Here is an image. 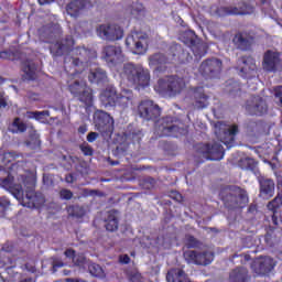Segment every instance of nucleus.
Segmentation results:
<instances>
[{"label": "nucleus", "instance_id": "obj_10", "mask_svg": "<svg viewBox=\"0 0 282 282\" xmlns=\"http://www.w3.org/2000/svg\"><path fill=\"white\" fill-rule=\"evenodd\" d=\"M196 150L199 156L206 161H220L225 158L224 145L219 142L214 143H198Z\"/></svg>", "mask_w": 282, "mask_h": 282}, {"label": "nucleus", "instance_id": "obj_2", "mask_svg": "<svg viewBox=\"0 0 282 282\" xmlns=\"http://www.w3.org/2000/svg\"><path fill=\"white\" fill-rule=\"evenodd\" d=\"M121 76L137 88H147L150 86V70L144 68L141 64H124Z\"/></svg>", "mask_w": 282, "mask_h": 282}, {"label": "nucleus", "instance_id": "obj_17", "mask_svg": "<svg viewBox=\"0 0 282 282\" xmlns=\"http://www.w3.org/2000/svg\"><path fill=\"white\" fill-rule=\"evenodd\" d=\"M96 34L104 41L116 42L122 39L123 30L116 24H101L96 28Z\"/></svg>", "mask_w": 282, "mask_h": 282}, {"label": "nucleus", "instance_id": "obj_31", "mask_svg": "<svg viewBox=\"0 0 282 282\" xmlns=\"http://www.w3.org/2000/svg\"><path fill=\"white\" fill-rule=\"evenodd\" d=\"M19 158V154L15 152H4L3 154H0V174L8 173L6 171V167L11 164L8 170H12L14 167V161Z\"/></svg>", "mask_w": 282, "mask_h": 282}, {"label": "nucleus", "instance_id": "obj_27", "mask_svg": "<svg viewBox=\"0 0 282 282\" xmlns=\"http://www.w3.org/2000/svg\"><path fill=\"white\" fill-rule=\"evenodd\" d=\"M220 17L246 15L248 14V4L242 2L239 7H220L217 9Z\"/></svg>", "mask_w": 282, "mask_h": 282}, {"label": "nucleus", "instance_id": "obj_46", "mask_svg": "<svg viewBox=\"0 0 282 282\" xmlns=\"http://www.w3.org/2000/svg\"><path fill=\"white\" fill-rule=\"evenodd\" d=\"M26 147L31 148L32 150H37L41 147L40 135L34 133L30 135V140L26 141Z\"/></svg>", "mask_w": 282, "mask_h": 282}, {"label": "nucleus", "instance_id": "obj_53", "mask_svg": "<svg viewBox=\"0 0 282 282\" xmlns=\"http://www.w3.org/2000/svg\"><path fill=\"white\" fill-rule=\"evenodd\" d=\"M30 118H34L35 120H40L41 116H45L46 111H28L26 112Z\"/></svg>", "mask_w": 282, "mask_h": 282}, {"label": "nucleus", "instance_id": "obj_18", "mask_svg": "<svg viewBox=\"0 0 282 282\" xmlns=\"http://www.w3.org/2000/svg\"><path fill=\"white\" fill-rule=\"evenodd\" d=\"M282 66V55L279 51H265L262 56V69L267 73H276Z\"/></svg>", "mask_w": 282, "mask_h": 282}, {"label": "nucleus", "instance_id": "obj_48", "mask_svg": "<svg viewBox=\"0 0 282 282\" xmlns=\"http://www.w3.org/2000/svg\"><path fill=\"white\" fill-rule=\"evenodd\" d=\"M0 58L4 61L14 62L18 58V55L13 51H1Z\"/></svg>", "mask_w": 282, "mask_h": 282}, {"label": "nucleus", "instance_id": "obj_21", "mask_svg": "<svg viewBox=\"0 0 282 282\" xmlns=\"http://www.w3.org/2000/svg\"><path fill=\"white\" fill-rule=\"evenodd\" d=\"M276 267L273 258L264 257L258 258L251 263V270L256 276H265Z\"/></svg>", "mask_w": 282, "mask_h": 282}, {"label": "nucleus", "instance_id": "obj_57", "mask_svg": "<svg viewBox=\"0 0 282 282\" xmlns=\"http://www.w3.org/2000/svg\"><path fill=\"white\" fill-rule=\"evenodd\" d=\"M72 262L75 263L76 267H80L84 264L85 260L84 257L76 256L75 258L72 259Z\"/></svg>", "mask_w": 282, "mask_h": 282}, {"label": "nucleus", "instance_id": "obj_7", "mask_svg": "<svg viewBox=\"0 0 282 282\" xmlns=\"http://www.w3.org/2000/svg\"><path fill=\"white\" fill-rule=\"evenodd\" d=\"M215 128L216 139L219 140L221 144H224L228 149L235 147L236 135L237 133H239V126H227L224 122H217L215 124Z\"/></svg>", "mask_w": 282, "mask_h": 282}, {"label": "nucleus", "instance_id": "obj_34", "mask_svg": "<svg viewBox=\"0 0 282 282\" xmlns=\"http://www.w3.org/2000/svg\"><path fill=\"white\" fill-rule=\"evenodd\" d=\"M84 9H85L84 0H72L66 6V13L72 18H78L80 17Z\"/></svg>", "mask_w": 282, "mask_h": 282}, {"label": "nucleus", "instance_id": "obj_45", "mask_svg": "<svg viewBox=\"0 0 282 282\" xmlns=\"http://www.w3.org/2000/svg\"><path fill=\"white\" fill-rule=\"evenodd\" d=\"M239 166L242 170L254 171L257 166V162L253 159L246 158L239 161Z\"/></svg>", "mask_w": 282, "mask_h": 282}, {"label": "nucleus", "instance_id": "obj_33", "mask_svg": "<svg viewBox=\"0 0 282 282\" xmlns=\"http://www.w3.org/2000/svg\"><path fill=\"white\" fill-rule=\"evenodd\" d=\"M134 94L132 90H122L118 94L116 101V107L128 108L133 105Z\"/></svg>", "mask_w": 282, "mask_h": 282}, {"label": "nucleus", "instance_id": "obj_37", "mask_svg": "<svg viewBox=\"0 0 282 282\" xmlns=\"http://www.w3.org/2000/svg\"><path fill=\"white\" fill-rule=\"evenodd\" d=\"M10 133H25L28 131V123H24L20 117H15L9 126Z\"/></svg>", "mask_w": 282, "mask_h": 282}, {"label": "nucleus", "instance_id": "obj_23", "mask_svg": "<svg viewBox=\"0 0 282 282\" xmlns=\"http://www.w3.org/2000/svg\"><path fill=\"white\" fill-rule=\"evenodd\" d=\"M258 182L260 186V198L270 199L274 196V181L267 178L265 176H258Z\"/></svg>", "mask_w": 282, "mask_h": 282}, {"label": "nucleus", "instance_id": "obj_47", "mask_svg": "<svg viewBox=\"0 0 282 282\" xmlns=\"http://www.w3.org/2000/svg\"><path fill=\"white\" fill-rule=\"evenodd\" d=\"M88 272H90L91 276L96 278H100L104 275L102 267L96 263L88 264Z\"/></svg>", "mask_w": 282, "mask_h": 282}, {"label": "nucleus", "instance_id": "obj_40", "mask_svg": "<svg viewBox=\"0 0 282 282\" xmlns=\"http://www.w3.org/2000/svg\"><path fill=\"white\" fill-rule=\"evenodd\" d=\"M185 247L187 249H202L203 242L198 239H196L192 235H186L185 236Z\"/></svg>", "mask_w": 282, "mask_h": 282}, {"label": "nucleus", "instance_id": "obj_25", "mask_svg": "<svg viewBox=\"0 0 282 282\" xmlns=\"http://www.w3.org/2000/svg\"><path fill=\"white\" fill-rule=\"evenodd\" d=\"M144 137L143 130L134 128L133 124H129L128 129L123 132V138L128 144H141V141Z\"/></svg>", "mask_w": 282, "mask_h": 282}, {"label": "nucleus", "instance_id": "obj_20", "mask_svg": "<svg viewBox=\"0 0 282 282\" xmlns=\"http://www.w3.org/2000/svg\"><path fill=\"white\" fill-rule=\"evenodd\" d=\"M246 111L250 116L263 117L268 113V104L261 96H253L246 102Z\"/></svg>", "mask_w": 282, "mask_h": 282}, {"label": "nucleus", "instance_id": "obj_50", "mask_svg": "<svg viewBox=\"0 0 282 282\" xmlns=\"http://www.w3.org/2000/svg\"><path fill=\"white\" fill-rule=\"evenodd\" d=\"M10 206V202L8 200H0V218L6 217V213Z\"/></svg>", "mask_w": 282, "mask_h": 282}, {"label": "nucleus", "instance_id": "obj_32", "mask_svg": "<svg viewBox=\"0 0 282 282\" xmlns=\"http://www.w3.org/2000/svg\"><path fill=\"white\" fill-rule=\"evenodd\" d=\"M250 275L247 268L237 267L230 271L229 282H249Z\"/></svg>", "mask_w": 282, "mask_h": 282}, {"label": "nucleus", "instance_id": "obj_49", "mask_svg": "<svg viewBox=\"0 0 282 282\" xmlns=\"http://www.w3.org/2000/svg\"><path fill=\"white\" fill-rule=\"evenodd\" d=\"M79 150L84 153L85 156H93L94 154V150L88 143L80 144Z\"/></svg>", "mask_w": 282, "mask_h": 282}, {"label": "nucleus", "instance_id": "obj_4", "mask_svg": "<svg viewBox=\"0 0 282 282\" xmlns=\"http://www.w3.org/2000/svg\"><path fill=\"white\" fill-rule=\"evenodd\" d=\"M234 192L235 194L228 193L227 189L220 192L224 206L230 210L246 208L249 203L247 191L241 187H234Z\"/></svg>", "mask_w": 282, "mask_h": 282}, {"label": "nucleus", "instance_id": "obj_16", "mask_svg": "<svg viewBox=\"0 0 282 282\" xmlns=\"http://www.w3.org/2000/svg\"><path fill=\"white\" fill-rule=\"evenodd\" d=\"M101 59L107 63L109 68L122 63V48L119 45H106L101 50Z\"/></svg>", "mask_w": 282, "mask_h": 282}, {"label": "nucleus", "instance_id": "obj_44", "mask_svg": "<svg viewBox=\"0 0 282 282\" xmlns=\"http://www.w3.org/2000/svg\"><path fill=\"white\" fill-rule=\"evenodd\" d=\"M226 87H227V93L229 95L239 94L241 91V84L234 79L228 80Z\"/></svg>", "mask_w": 282, "mask_h": 282}, {"label": "nucleus", "instance_id": "obj_51", "mask_svg": "<svg viewBox=\"0 0 282 282\" xmlns=\"http://www.w3.org/2000/svg\"><path fill=\"white\" fill-rule=\"evenodd\" d=\"M59 196L62 199H65V200H69L70 198L74 197V194L72 191L67 189V188H63L61 192H59Z\"/></svg>", "mask_w": 282, "mask_h": 282}, {"label": "nucleus", "instance_id": "obj_39", "mask_svg": "<svg viewBox=\"0 0 282 282\" xmlns=\"http://www.w3.org/2000/svg\"><path fill=\"white\" fill-rule=\"evenodd\" d=\"M126 12H128L131 17L138 18L144 12V7L141 2H132L131 6L126 8Z\"/></svg>", "mask_w": 282, "mask_h": 282}, {"label": "nucleus", "instance_id": "obj_8", "mask_svg": "<svg viewBox=\"0 0 282 282\" xmlns=\"http://www.w3.org/2000/svg\"><path fill=\"white\" fill-rule=\"evenodd\" d=\"M95 130L98 131L102 138L111 137L115 131L113 118L104 110H96L93 116Z\"/></svg>", "mask_w": 282, "mask_h": 282}, {"label": "nucleus", "instance_id": "obj_28", "mask_svg": "<svg viewBox=\"0 0 282 282\" xmlns=\"http://www.w3.org/2000/svg\"><path fill=\"white\" fill-rule=\"evenodd\" d=\"M0 185H2L4 189L10 191L15 196L23 193V186L21 184L14 183V177L9 172H7L6 178H1L0 176Z\"/></svg>", "mask_w": 282, "mask_h": 282}, {"label": "nucleus", "instance_id": "obj_5", "mask_svg": "<svg viewBox=\"0 0 282 282\" xmlns=\"http://www.w3.org/2000/svg\"><path fill=\"white\" fill-rule=\"evenodd\" d=\"M181 41L191 48L193 52L194 58L196 61L202 59L204 56H206L207 47L202 42V40L198 39L195 31L187 30L185 32H182L181 34Z\"/></svg>", "mask_w": 282, "mask_h": 282}, {"label": "nucleus", "instance_id": "obj_41", "mask_svg": "<svg viewBox=\"0 0 282 282\" xmlns=\"http://www.w3.org/2000/svg\"><path fill=\"white\" fill-rule=\"evenodd\" d=\"M106 229L113 232L119 229V220L113 214H109L105 225Z\"/></svg>", "mask_w": 282, "mask_h": 282}, {"label": "nucleus", "instance_id": "obj_55", "mask_svg": "<svg viewBox=\"0 0 282 282\" xmlns=\"http://www.w3.org/2000/svg\"><path fill=\"white\" fill-rule=\"evenodd\" d=\"M14 250V243L12 241H8L2 246V251L11 253Z\"/></svg>", "mask_w": 282, "mask_h": 282}, {"label": "nucleus", "instance_id": "obj_36", "mask_svg": "<svg viewBox=\"0 0 282 282\" xmlns=\"http://www.w3.org/2000/svg\"><path fill=\"white\" fill-rule=\"evenodd\" d=\"M282 205V197L276 195L273 200H270L267 205L268 210L272 212V224L274 226L279 225L278 210Z\"/></svg>", "mask_w": 282, "mask_h": 282}, {"label": "nucleus", "instance_id": "obj_59", "mask_svg": "<svg viewBox=\"0 0 282 282\" xmlns=\"http://www.w3.org/2000/svg\"><path fill=\"white\" fill-rule=\"evenodd\" d=\"M119 263L129 264L130 263V257L128 254L119 256Z\"/></svg>", "mask_w": 282, "mask_h": 282}, {"label": "nucleus", "instance_id": "obj_1", "mask_svg": "<svg viewBox=\"0 0 282 282\" xmlns=\"http://www.w3.org/2000/svg\"><path fill=\"white\" fill-rule=\"evenodd\" d=\"M74 46L75 40L73 35H66L65 39L50 45V53L54 57H59L72 52V57L69 58L72 65L75 68H79L72 73L73 76L80 74L85 69V66H87L89 62L90 54V51L85 47L77 46L74 48Z\"/></svg>", "mask_w": 282, "mask_h": 282}, {"label": "nucleus", "instance_id": "obj_15", "mask_svg": "<svg viewBox=\"0 0 282 282\" xmlns=\"http://www.w3.org/2000/svg\"><path fill=\"white\" fill-rule=\"evenodd\" d=\"M138 115L147 121H155L161 116V108L150 99L141 100L138 105Z\"/></svg>", "mask_w": 282, "mask_h": 282}, {"label": "nucleus", "instance_id": "obj_62", "mask_svg": "<svg viewBox=\"0 0 282 282\" xmlns=\"http://www.w3.org/2000/svg\"><path fill=\"white\" fill-rule=\"evenodd\" d=\"M88 132V126L87 124H80L78 128V133L85 134Z\"/></svg>", "mask_w": 282, "mask_h": 282}, {"label": "nucleus", "instance_id": "obj_35", "mask_svg": "<svg viewBox=\"0 0 282 282\" xmlns=\"http://www.w3.org/2000/svg\"><path fill=\"white\" fill-rule=\"evenodd\" d=\"M167 282H191L186 271L182 269H171L166 274Z\"/></svg>", "mask_w": 282, "mask_h": 282}, {"label": "nucleus", "instance_id": "obj_30", "mask_svg": "<svg viewBox=\"0 0 282 282\" xmlns=\"http://www.w3.org/2000/svg\"><path fill=\"white\" fill-rule=\"evenodd\" d=\"M254 39H252L250 35H245L242 32L236 33L234 37V43L240 51H249L251 50V45Z\"/></svg>", "mask_w": 282, "mask_h": 282}, {"label": "nucleus", "instance_id": "obj_64", "mask_svg": "<svg viewBox=\"0 0 282 282\" xmlns=\"http://www.w3.org/2000/svg\"><path fill=\"white\" fill-rule=\"evenodd\" d=\"M8 107L7 100L0 94V109Z\"/></svg>", "mask_w": 282, "mask_h": 282}, {"label": "nucleus", "instance_id": "obj_43", "mask_svg": "<svg viewBox=\"0 0 282 282\" xmlns=\"http://www.w3.org/2000/svg\"><path fill=\"white\" fill-rule=\"evenodd\" d=\"M68 214L70 217L83 218L86 215L85 208L78 205L68 207Z\"/></svg>", "mask_w": 282, "mask_h": 282}, {"label": "nucleus", "instance_id": "obj_26", "mask_svg": "<svg viewBox=\"0 0 282 282\" xmlns=\"http://www.w3.org/2000/svg\"><path fill=\"white\" fill-rule=\"evenodd\" d=\"M194 108L202 110L209 106V96L205 94L204 87H196L193 89Z\"/></svg>", "mask_w": 282, "mask_h": 282}, {"label": "nucleus", "instance_id": "obj_13", "mask_svg": "<svg viewBox=\"0 0 282 282\" xmlns=\"http://www.w3.org/2000/svg\"><path fill=\"white\" fill-rule=\"evenodd\" d=\"M214 252L213 251H196V250H187L183 252V258L187 264H194L198 267H207L214 261Z\"/></svg>", "mask_w": 282, "mask_h": 282}, {"label": "nucleus", "instance_id": "obj_12", "mask_svg": "<svg viewBox=\"0 0 282 282\" xmlns=\"http://www.w3.org/2000/svg\"><path fill=\"white\" fill-rule=\"evenodd\" d=\"M224 68V62L217 57H208L203 61L198 67L199 75L206 80L215 79L220 76Z\"/></svg>", "mask_w": 282, "mask_h": 282}, {"label": "nucleus", "instance_id": "obj_58", "mask_svg": "<svg viewBox=\"0 0 282 282\" xmlns=\"http://www.w3.org/2000/svg\"><path fill=\"white\" fill-rule=\"evenodd\" d=\"M98 137H99L98 132H90L87 134V142L93 143L98 139Z\"/></svg>", "mask_w": 282, "mask_h": 282}, {"label": "nucleus", "instance_id": "obj_54", "mask_svg": "<svg viewBox=\"0 0 282 282\" xmlns=\"http://www.w3.org/2000/svg\"><path fill=\"white\" fill-rule=\"evenodd\" d=\"M116 155H126L127 154V147L122 143L117 145V149L115 150Z\"/></svg>", "mask_w": 282, "mask_h": 282}, {"label": "nucleus", "instance_id": "obj_22", "mask_svg": "<svg viewBox=\"0 0 282 282\" xmlns=\"http://www.w3.org/2000/svg\"><path fill=\"white\" fill-rule=\"evenodd\" d=\"M149 67H155V72L163 74L167 70L165 65L173 64L169 54L156 52L148 57Z\"/></svg>", "mask_w": 282, "mask_h": 282}, {"label": "nucleus", "instance_id": "obj_24", "mask_svg": "<svg viewBox=\"0 0 282 282\" xmlns=\"http://www.w3.org/2000/svg\"><path fill=\"white\" fill-rule=\"evenodd\" d=\"M118 90L113 85H108L106 89L101 90L99 99L104 107H116V100L118 98Z\"/></svg>", "mask_w": 282, "mask_h": 282}, {"label": "nucleus", "instance_id": "obj_38", "mask_svg": "<svg viewBox=\"0 0 282 282\" xmlns=\"http://www.w3.org/2000/svg\"><path fill=\"white\" fill-rule=\"evenodd\" d=\"M40 41L44 43H52L54 33L51 26H41L37 31Z\"/></svg>", "mask_w": 282, "mask_h": 282}, {"label": "nucleus", "instance_id": "obj_42", "mask_svg": "<svg viewBox=\"0 0 282 282\" xmlns=\"http://www.w3.org/2000/svg\"><path fill=\"white\" fill-rule=\"evenodd\" d=\"M23 72L28 77V80H35L36 78V65L34 63H28L23 67Z\"/></svg>", "mask_w": 282, "mask_h": 282}, {"label": "nucleus", "instance_id": "obj_14", "mask_svg": "<svg viewBox=\"0 0 282 282\" xmlns=\"http://www.w3.org/2000/svg\"><path fill=\"white\" fill-rule=\"evenodd\" d=\"M238 74L243 79H252L257 76V62L252 56H240L237 61Z\"/></svg>", "mask_w": 282, "mask_h": 282}, {"label": "nucleus", "instance_id": "obj_56", "mask_svg": "<svg viewBox=\"0 0 282 282\" xmlns=\"http://www.w3.org/2000/svg\"><path fill=\"white\" fill-rule=\"evenodd\" d=\"M64 256L70 260L75 259L77 256H76V251L74 249H66L64 251Z\"/></svg>", "mask_w": 282, "mask_h": 282}, {"label": "nucleus", "instance_id": "obj_9", "mask_svg": "<svg viewBox=\"0 0 282 282\" xmlns=\"http://www.w3.org/2000/svg\"><path fill=\"white\" fill-rule=\"evenodd\" d=\"M126 47H128L133 55H144L149 47V34L145 32H131L126 37Z\"/></svg>", "mask_w": 282, "mask_h": 282}, {"label": "nucleus", "instance_id": "obj_52", "mask_svg": "<svg viewBox=\"0 0 282 282\" xmlns=\"http://www.w3.org/2000/svg\"><path fill=\"white\" fill-rule=\"evenodd\" d=\"M169 197L174 199L177 203H181L183 200L182 194L180 192H177V191H171L169 193Z\"/></svg>", "mask_w": 282, "mask_h": 282}, {"label": "nucleus", "instance_id": "obj_6", "mask_svg": "<svg viewBox=\"0 0 282 282\" xmlns=\"http://www.w3.org/2000/svg\"><path fill=\"white\" fill-rule=\"evenodd\" d=\"M68 91L73 98L79 100L85 106L90 107L93 105V90L87 82L76 79L72 84H68Z\"/></svg>", "mask_w": 282, "mask_h": 282}, {"label": "nucleus", "instance_id": "obj_11", "mask_svg": "<svg viewBox=\"0 0 282 282\" xmlns=\"http://www.w3.org/2000/svg\"><path fill=\"white\" fill-rule=\"evenodd\" d=\"M185 130L173 123L172 117H163L155 123V133L160 138H180Z\"/></svg>", "mask_w": 282, "mask_h": 282}, {"label": "nucleus", "instance_id": "obj_61", "mask_svg": "<svg viewBox=\"0 0 282 282\" xmlns=\"http://www.w3.org/2000/svg\"><path fill=\"white\" fill-rule=\"evenodd\" d=\"M65 182L68 183V184H74V182H75L74 174H66L65 175Z\"/></svg>", "mask_w": 282, "mask_h": 282}, {"label": "nucleus", "instance_id": "obj_29", "mask_svg": "<svg viewBox=\"0 0 282 282\" xmlns=\"http://www.w3.org/2000/svg\"><path fill=\"white\" fill-rule=\"evenodd\" d=\"M88 82L95 85H106L109 82L107 70L102 68H96L88 74Z\"/></svg>", "mask_w": 282, "mask_h": 282}, {"label": "nucleus", "instance_id": "obj_63", "mask_svg": "<svg viewBox=\"0 0 282 282\" xmlns=\"http://www.w3.org/2000/svg\"><path fill=\"white\" fill-rule=\"evenodd\" d=\"M83 192L85 196H93L97 194V191L89 189V188H84Z\"/></svg>", "mask_w": 282, "mask_h": 282}, {"label": "nucleus", "instance_id": "obj_19", "mask_svg": "<svg viewBox=\"0 0 282 282\" xmlns=\"http://www.w3.org/2000/svg\"><path fill=\"white\" fill-rule=\"evenodd\" d=\"M167 56H171L172 64L177 63L180 65L191 63V53L184 48L182 45L176 43H171L167 48Z\"/></svg>", "mask_w": 282, "mask_h": 282}, {"label": "nucleus", "instance_id": "obj_3", "mask_svg": "<svg viewBox=\"0 0 282 282\" xmlns=\"http://www.w3.org/2000/svg\"><path fill=\"white\" fill-rule=\"evenodd\" d=\"M186 88L184 79L176 75L161 77L154 85V91L162 96L175 97Z\"/></svg>", "mask_w": 282, "mask_h": 282}, {"label": "nucleus", "instance_id": "obj_60", "mask_svg": "<svg viewBox=\"0 0 282 282\" xmlns=\"http://www.w3.org/2000/svg\"><path fill=\"white\" fill-rule=\"evenodd\" d=\"M273 91H274L275 98H281L282 97V86H275Z\"/></svg>", "mask_w": 282, "mask_h": 282}]
</instances>
